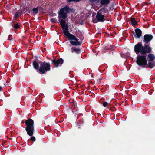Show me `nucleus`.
<instances>
[{"instance_id": "obj_1", "label": "nucleus", "mask_w": 155, "mask_h": 155, "mask_svg": "<svg viewBox=\"0 0 155 155\" xmlns=\"http://www.w3.org/2000/svg\"><path fill=\"white\" fill-rule=\"evenodd\" d=\"M34 121L31 119L29 118L25 120V125L26 126L25 128L27 134L31 136L30 139L33 141H35L36 138L33 136L35 132Z\"/></svg>"}, {"instance_id": "obj_2", "label": "nucleus", "mask_w": 155, "mask_h": 155, "mask_svg": "<svg viewBox=\"0 0 155 155\" xmlns=\"http://www.w3.org/2000/svg\"><path fill=\"white\" fill-rule=\"evenodd\" d=\"M134 51L137 54L140 53L141 54H145L151 52L152 49L151 47L149 45H145L143 46L141 43L138 42L135 45Z\"/></svg>"}, {"instance_id": "obj_3", "label": "nucleus", "mask_w": 155, "mask_h": 155, "mask_svg": "<svg viewBox=\"0 0 155 155\" xmlns=\"http://www.w3.org/2000/svg\"><path fill=\"white\" fill-rule=\"evenodd\" d=\"M75 11L72 8H71L67 5L65 6L64 8L60 9V11L58 12L59 16V21L60 24V22L62 20L66 21V19L67 18V13H74Z\"/></svg>"}, {"instance_id": "obj_4", "label": "nucleus", "mask_w": 155, "mask_h": 155, "mask_svg": "<svg viewBox=\"0 0 155 155\" xmlns=\"http://www.w3.org/2000/svg\"><path fill=\"white\" fill-rule=\"evenodd\" d=\"M60 25L61 27L64 34L67 37L69 40H74L75 36L74 35L70 33L68 31V26L66 22L63 20L60 22Z\"/></svg>"}, {"instance_id": "obj_5", "label": "nucleus", "mask_w": 155, "mask_h": 155, "mask_svg": "<svg viewBox=\"0 0 155 155\" xmlns=\"http://www.w3.org/2000/svg\"><path fill=\"white\" fill-rule=\"evenodd\" d=\"M137 64L143 68H144L147 65V55L145 54H138L136 61Z\"/></svg>"}, {"instance_id": "obj_6", "label": "nucleus", "mask_w": 155, "mask_h": 155, "mask_svg": "<svg viewBox=\"0 0 155 155\" xmlns=\"http://www.w3.org/2000/svg\"><path fill=\"white\" fill-rule=\"evenodd\" d=\"M40 68L39 72L41 74H44L45 72L50 70L51 65L49 62H39Z\"/></svg>"}, {"instance_id": "obj_7", "label": "nucleus", "mask_w": 155, "mask_h": 155, "mask_svg": "<svg viewBox=\"0 0 155 155\" xmlns=\"http://www.w3.org/2000/svg\"><path fill=\"white\" fill-rule=\"evenodd\" d=\"M51 61V64L55 67L58 68L63 64L64 60L62 58H59L57 60L52 59L49 58Z\"/></svg>"}, {"instance_id": "obj_8", "label": "nucleus", "mask_w": 155, "mask_h": 155, "mask_svg": "<svg viewBox=\"0 0 155 155\" xmlns=\"http://www.w3.org/2000/svg\"><path fill=\"white\" fill-rule=\"evenodd\" d=\"M153 37L151 34H145L143 37V42L145 45H149L148 43L153 39Z\"/></svg>"}, {"instance_id": "obj_9", "label": "nucleus", "mask_w": 155, "mask_h": 155, "mask_svg": "<svg viewBox=\"0 0 155 155\" xmlns=\"http://www.w3.org/2000/svg\"><path fill=\"white\" fill-rule=\"evenodd\" d=\"M105 16L98 12L96 15V18L98 21L103 22L105 20Z\"/></svg>"}, {"instance_id": "obj_10", "label": "nucleus", "mask_w": 155, "mask_h": 155, "mask_svg": "<svg viewBox=\"0 0 155 155\" xmlns=\"http://www.w3.org/2000/svg\"><path fill=\"white\" fill-rule=\"evenodd\" d=\"M135 33L134 34V36L136 38H140L142 36V32L139 28H136L134 30Z\"/></svg>"}, {"instance_id": "obj_11", "label": "nucleus", "mask_w": 155, "mask_h": 155, "mask_svg": "<svg viewBox=\"0 0 155 155\" xmlns=\"http://www.w3.org/2000/svg\"><path fill=\"white\" fill-rule=\"evenodd\" d=\"M74 40L75 41H70V43L71 45L74 46H79L81 45V43L78 41L79 39L77 38L76 36L75 37Z\"/></svg>"}, {"instance_id": "obj_12", "label": "nucleus", "mask_w": 155, "mask_h": 155, "mask_svg": "<svg viewBox=\"0 0 155 155\" xmlns=\"http://www.w3.org/2000/svg\"><path fill=\"white\" fill-rule=\"evenodd\" d=\"M37 59H35L33 60L32 65L34 68L35 70H39V64L38 62Z\"/></svg>"}, {"instance_id": "obj_13", "label": "nucleus", "mask_w": 155, "mask_h": 155, "mask_svg": "<svg viewBox=\"0 0 155 155\" xmlns=\"http://www.w3.org/2000/svg\"><path fill=\"white\" fill-rule=\"evenodd\" d=\"M155 59L154 55L152 54H149L147 56L148 61H153Z\"/></svg>"}, {"instance_id": "obj_14", "label": "nucleus", "mask_w": 155, "mask_h": 155, "mask_svg": "<svg viewBox=\"0 0 155 155\" xmlns=\"http://www.w3.org/2000/svg\"><path fill=\"white\" fill-rule=\"evenodd\" d=\"M110 2V0H100V3L101 6L108 5Z\"/></svg>"}, {"instance_id": "obj_15", "label": "nucleus", "mask_w": 155, "mask_h": 155, "mask_svg": "<svg viewBox=\"0 0 155 155\" xmlns=\"http://www.w3.org/2000/svg\"><path fill=\"white\" fill-rule=\"evenodd\" d=\"M148 67L150 68H152L155 66V61H148Z\"/></svg>"}, {"instance_id": "obj_16", "label": "nucleus", "mask_w": 155, "mask_h": 155, "mask_svg": "<svg viewBox=\"0 0 155 155\" xmlns=\"http://www.w3.org/2000/svg\"><path fill=\"white\" fill-rule=\"evenodd\" d=\"M130 20L132 25H135L137 24V21L133 18L131 17Z\"/></svg>"}, {"instance_id": "obj_17", "label": "nucleus", "mask_w": 155, "mask_h": 155, "mask_svg": "<svg viewBox=\"0 0 155 155\" xmlns=\"http://www.w3.org/2000/svg\"><path fill=\"white\" fill-rule=\"evenodd\" d=\"M107 9H106L105 6H104L103 8H101L98 12L101 13L103 12L106 13L107 12Z\"/></svg>"}, {"instance_id": "obj_18", "label": "nucleus", "mask_w": 155, "mask_h": 155, "mask_svg": "<svg viewBox=\"0 0 155 155\" xmlns=\"http://www.w3.org/2000/svg\"><path fill=\"white\" fill-rule=\"evenodd\" d=\"M110 103H108L107 102H104L103 103V105L104 107H106L107 106H110Z\"/></svg>"}, {"instance_id": "obj_19", "label": "nucleus", "mask_w": 155, "mask_h": 155, "mask_svg": "<svg viewBox=\"0 0 155 155\" xmlns=\"http://www.w3.org/2000/svg\"><path fill=\"white\" fill-rule=\"evenodd\" d=\"M72 52H75L76 53H79L80 51V49H79L76 48H74V49L72 48Z\"/></svg>"}, {"instance_id": "obj_20", "label": "nucleus", "mask_w": 155, "mask_h": 155, "mask_svg": "<svg viewBox=\"0 0 155 155\" xmlns=\"http://www.w3.org/2000/svg\"><path fill=\"white\" fill-rule=\"evenodd\" d=\"M32 11L34 12L35 14H37L38 12V9L37 7L33 8Z\"/></svg>"}, {"instance_id": "obj_21", "label": "nucleus", "mask_w": 155, "mask_h": 155, "mask_svg": "<svg viewBox=\"0 0 155 155\" xmlns=\"http://www.w3.org/2000/svg\"><path fill=\"white\" fill-rule=\"evenodd\" d=\"M51 21L52 23H58L57 20L54 18H52L51 19Z\"/></svg>"}, {"instance_id": "obj_22", "label": "nucleus", "mask_w": 155, "mask_h": 155, "mask_svg": "<svg viewBox=\"0 0 155 155\" xmlns=\"http://www.w3.org/2000/svg\"><path fill=\"white\" fill-rule=\"evenodd\" d=\"M13 27L14 28L17 29L19 28L20 26L18 23H17L14 25Z\"/></svg>"}, {"instance_id": "obj_23", "label": "nucleus", "mask_w": 155, "mask_h": 155, "mask_svg": "<svg viewBox=\"0 0 155 155\" xmlns=\"http://www.w3.org/2000/svg\"><path fill=\"white\" fill-rule=\"evenodd\" d=\"M89 1L91 3H98L99 2L100 0H89Z\"/></svg>"}, {"instance_id": "obj_24", "label": "nucleus", "mask_w": 155, "mask_h": 155, "mask_svg": "<svg viewBox=\"0 0 155 155\" xmlns=\"http://www.w3.org/2000/svg\"><path fill=\"white\" fill-rule=\"evenodd\" d=\"M19 16L18 12H16L15 14L14 19L16 20L18 17Z\"/></svg>"}, {"instance_id": "obj_25", "label": "nucleus", "mask_w": 155, "mask_h": 155, "mask_svg": "<svg viewBox=\"0 0 155 155\" xmlns=\"http://www.w3.org/2000/svg\"><path fill=\"white\" fill-rule=\"evenodd\" d=\"M67 2L68 3L71 2H79L80 0H66Z\"/></svg>"}, {"instance_id": "obj_26", "label": "nucleus", "mask_w": 155, "mask_h": 155, "mask_svg": "<svg viewBox=\"0 0 155 155\" xmlns=\"http://www.w3.org/2000/svg\"><path fill=\"white\" fill-rule=\"evenodd\" d=\"M13 39H14L12 37V35H9L8 38V40L9 41H13Z\"/></svg>"}, {"instance_id": "obj_27", "label": "nucleus", "mask_w": 155, "mask_h": 155, "mask_svg": "<svg viewBox=\"0 0 155 155\" xmlns=\"http://www.w3.org/2000/svg\"><path fill=\"white\" fill-rule=\"evenodd\" d=\"M37 7L38 8V10H39L40 11H41V12L43 11L44 10V8L38 6Z\"/></svg>"}, {"instance_id": "obj_28", "label": "nucleus", "mask_w": 155, "mask_h": 155, "mask_svg": "<svg viewBox=\"0 0 155 155\" xmlns=\"http://www.w3.org/2000/svg\"><path fill=\"white\" fill-rule=\"evenodd\" d=\"M101 77L100 76H99L98 78V80L97 81V82L98 83H101L100 80H101Z\"/></svg>"}, {"instance_id": "obj_29", "label": "nucleus", "mask_w": 155, "mask_h": 155, "mask_svg": "<svg viewBox=\"0 0 155 155\" xmlns=\"http://www.w3.org/2000/svg\"><path fill=\"white\" fill-rule=\"evenodd\" d=\"M92 21L94 23H96L97 22V21L96 19H94L92 20Z\"/></svg>"}, {"instance_id": "obj_30", "label": "nucleus", "mask_w": 155, "mask_h": 155, "mask_svg": "<svg viewBox=\"0 0 155 155\" xmlns=\"http://www.w3.org/2000/svg\"><path fill=\"white\" fill-rule=\"evenodd\" d=\"M2 91V88L1 86H0V91Z\"/></svg>"}, {"instance_id": "obj_31", "label": "nucleus", "mask_w": 155, "mask_h": 155, "mask_svg": "<svg viewBox=\"0 0 155 155\" xmlns=\"http://www.w3.org/2000/svg\"><path fill=\"white\" fill-rule=\"evenodd\" d=\"M114 110H116V109L115 108H114L113 109V110H112L113 111H114Z\"/></svg>"}, {"instance_id": "obj_32", "label": "nucleus", "mask_w": 155, "mask_h": 155, "mask_svg": "<svg viewBox=\"0 0 155 155\" xmlns=\"http://www.w3.org/2000/svg\"><path fill=\"white\" fill-rule=\"evenodd\" d=\"M21 123H25V122H23V121H22Z\"/></svg>"}, {"instance_id": "obj_33", "label": "nucleus", "mask_w": 155, "mask_h": 155, "mask_svg": "<svg viewBox=\"0 0 155 155\" xmlns=\"http://www.w3.org/2000/svg\"><path fill=\"white\" fill-rule=\"evenodd\" d=\"M92 75H93V74H91V76H92V77L93 78V76H92Z\"/></svg>"}]
</instances>
